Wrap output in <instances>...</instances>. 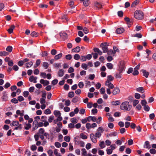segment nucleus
<instances>
[{
  "label": "nucleus",
  "instance_id": "1",
  "mask_svg": "<svg viewBox=\"0 0 156 156\" xmlns=\"http://www.w3.org/2000/svg\"><path fill=\"white\" fill-rule=\"evenodd\" d=\"M132 107V106L129 104L128 101H125L121 104L120 106V108L123 110L129 111Z\"/></svg>",
  "mask_w": 156,
  "mask_h": 156
},
{
  "label": "nucleus",
  "instance_id": "2",
  "mask_svg": "<svg viewBox=\"0 0 156 156\" xmlns=\"http://www.w3.org/2000/svg\"><path fill=\"white\" fill-rule=\"evenodd\" d=\"M135 18L138 20H141L144 18V14L140 10H136L134 12Z\"/></svg>",
  "mask_w": 156,
  "mask_h": 156
},
{
  "label": "nucleus",
  "instance_id": "3",
  "mask_svg": "<svg viewBox=\"0 0 156 156\" xmlns=\"http://www.w3.org/2000/svg\"><path fill=\"white\" fill-rule=\"evenodd\" d=\"M104 131V129L102 126L99 127L97 129V131L95 134L96 138H99Z\"/></svg>",
  "mask_w": 156,
  "mask_h": 156
},
{
  "label": "nucleus",
  "instance_id": "4",
  "mask_svg": "<svg viewBox=\"0 0 156 156\" xmlns=\"http://www.w3.org/2000/svg\"><path fill=\"white\" fill-rule=\"evenodd\" d=\"M108 46V44L107 43H102L100 44V47H102V50L103 53H108V48L107 46Z\"/></svg>",
  "mask_w": 156,
  "mask_h": 156
},
{
  "label": "nucleus",
  "instance_id": "5",
  "mask_svg": "<svg viewBox=\"0 0 156 156\" xmlns=\"http://www.w3.org/2000/svg\"><path fill=\"white\" fill-rule=\"evenodd\" d=\"M125 70L124 63L123 62H120L119 66V68L117 69L119 73H122Z\"/></svg>",
  "mask_w": 156,
  "mask_h": 156
},
{
  "label": "nucleus",
  "instance_id": "6",
  "mask_svg": "<svg viewBox=\"0 0 156 156\" xmlns=\"http://www.w3.org/2000/svg\"><path fill=\"white\" fill-rule=\"evenodd\" d=\"M90 137L91 140L93 143H96L97 142V138L94 134L93 133H91L90 135Z\"/></svg>",
  "mask_w": 156,
  "mask_h": 156
},
{
  "label": "nucleus",
  "instance_id": "7",
  "mask_svg": "<svg viewBox=\"0 0 156 156\" xmlns=\"http://www.w3.org/2000/svg\"><path fill=\"white\" fill-rule=\"evenodd\" d=\"M1 98L4 101H6L8 100V97L6 92H3Z\"/></svg>",
  "mask_w": 156,
  "mask_h": 156
},
{
  "label": "nucleus",
  "instance_id": "8",
  "mask_svg": "<svg viewBox=\"0 0 156 156\" xmlns=\"http://www.w3.org/2000/svg\"><path fill=\"white\" fill-rule=\"evenodd\" d=\"M40 82L44 86H47L49 84V81L46 80H45L43 79L41 80Z\"/></svg>",
  "mask_w": 156,
  "mask_h": 156
},
{
  "label": "nucleus",
  "instance_id": "9",
  "mask_svg": "<svg viewBox=\"0 0 156 156\" xmlns=\"http://www.w3.org/2000/svg\"><path fill=\"white\" fill-rule=\"evenodd\" d=\"M120 92V89L119 87H115L113 90L112 94L114 95H116L119 94Z\"/></svg>",
  "mask_w": 156,
  "mask_h": 156
},
{
  "label": "nucleus",
  "instance_id": "10",
  "mask_svg": "<svg viewBox=\"0 0 156 156\" xmlns=\"http://www.w3.org/2000/svg\"><path fill=\"white\" fill-rule=\"evenodd\" d=\"M105 86L109 87L108 88L110 89H112L114 88V85L111 83V81H106L105 83Z\"/></svg>",
  "mask_w": 156,
  "mask_h": 156
},
{
  "label": "nucleus",
  "instance_id": "11",
  "mask_svg": "<svg viewBox=\"0 0 156 156\" xmlns=\"http://www.w3.org/2000/svg\"><path fill=\"white\" fill-rule=\"evenodd\" d=\"M37 77H34L33 76H31L29 78V80L30 82H33L34 83H35L37 82Z\"/></svg>",
  "mask_w": 156,
  "mask_h": 156
},
{
  "label": "nucleus",
  "instance_id": "12",
  "mask_svg": "<svg viewBox=\"0 0 156 156\" xmlns=\"http://www.w3.org/2000/svg\"><path fill=\"white\" fill-rule=\"evenodd\" d=\"M96 118L95 116H89L87 118V120L88 122L92 121L94 122H96Z\"/></svg>",
  "mask_w": 156,
  "mask_h": 156
},
{
  "label": "nucleus",
  "instance_id": "13",
  "mask_svg": "<svg viewBox=\"0 0 156 156\" xmlns=\"http://www.w3.org/2000/svg\"><path fill=\"white\" fill-rule=\"evenodd\" d=\"M144 147L145 148L149 149L151 148V147L148 141H146L144 144Z\"/></svg>",
  "mask_w": 156,
  "mask_h": 156
},
{
  "label": "nucleus",
  "instance_id": "14",
  "mask_svg": "<svg viewBox=\"0 0 156 156\" xmlns=\"http://www.w3.org/2000/svg\"><path fill=\"white\" fill-rule=\"evenodd\" d=\"M125 30L122 27L119 28L116 30V33L117 34H121Z\"/></svg>",
  "mask_w": 156,
  "mask_h": 156
},
{
  "label": "nucleus",
  "instance_id": "15",
  "mask_svg": "<svg viewBox=\"0 0 156 156\" xmlns=\"http://www.w3.org/2000/svg\"><path fill=\"white\" fill-rule=\"evenodd\" d=\"M64 71L62 69H60L58 73V76L59 77L62 76L64 74Z\"/></svg>",
  "mask_w": 156,
  "mask_h": 156
},
{
  "label": "nucleus",
  "instance_id": "16",
  "mask_svg": "<svg viewBox=\"0 0 156 156\" xmlns=\"http://www.w3.org/2000/svg\"><path fill=\"white\" fill-rule=\"evenodd\" d=\"M73 141L75 145H78L80 141L79 140V136H75L74 138Z\"/></svg>",
  "mask_w": 156,
  "mask_h": 156
},
{
  "label": "nucleus",
  "instance_id": "17",
  "mask_svg": "<svg viewBox=\"0 0 156 156\" xmlns=\"http://www.w3.org/2000/svg\"><path fill=\"white\" fill-rule=\"evenodd\" d=\"M136 90L137 92L141 93H143L144 92V90L142 87H138L136 89Z\"/></svg>",
  "mask_w": 156,
  "mask_h": 156
},
{
  "label": "nucleus",
  "instance_id": "18",
  "mask_svg": "<svg viewBox=\"0 0 156 156\" xmlns=\"http://www.w3.org/2000/svg\"><path fill=\"white\" fill-rule=\"evenodd\" d=\"M24 124L25 125L24 129H29L31 127V125L30 123H27V122L24 123Z\"/></svg>",
  "mask_w": 156,
  "mask_h": 156
},
{
  "label": "nucleus",
  "instance_id": "19",
  "mask_svg": "<svg viewBox=\"0 0 156 156\" xmlns=\"http://www.w3.org/2000/svg\"><path fill=\"white\" fill-rule=\"evenodd\" d=\"M94 50L95 52H98L99 55H102V51L98 48H94Z\"/></svg>",
  "mask_w": 156,
  "mask_h": 156
},
{
  "label": "nucleus",
  "instance_id": "20",
  "mask_svg": "<svg viewBox=\"0 0 156 156\" xmlns=\"http://www.w3.org/2000/svg\"><path fill=\"white\" fill-rule=\"evenodd\" d=\"M80 51V48L79 46H77L76 48L72 49V51L76 53H78Z\"/></svg>",
  "mask_w": 156,
  "mask_h": 156
},
{
  "label": "nucleus",
  "instance_id": "21",
  "mask_svg": "<svg viewBox=\"0 0 156 156\" xmlns=\"http://www.w3.org/2000/svg\"><path fill=\"white\" fill-rule=\"evenodd\" d=\"M15 26L14 25H11L10 28L8 30V31L9 34H11L13 32V30L15 28Z\"/></svg>",
  "mask_w": 156,
  "mask_h": 156
},
{
  "label": "nucleus",
  "instance_id": "22",
  "mask_svg": "<svg viewBox=\"0 0 156 156\" xmlns=\"http://www.w3.org/2000/svg\"><path fill=\"white\" fill-rule=\"evenodd\" d=\"M142 73L143 74V76L147 78L149 75V73L146 70L143 69L142 70Z\"/></svg>",
  "mask_w": 156,
  "mask_h": 156
},
{
  "label": "nucleus",
  "instance_id": "23",
  "mask_svg": "<svg viewBox=\"0 0 156 156\" xmlns=\"http://www.w3.org/2000/svg\"><path fill=\"white\" fill-rule=\"evenodd\" d=\"M62 53H60L59 54L55 55L54 57V58L56 60H57L60 58L62 57Z\"/></svg>",
  "mask_w": 156,
  "mask_h": 156
},
{
  "label": "nucleus",
  "instance_id": "24",
  "mask_svg": "<svg viewBox=\"0 0 156 156\" xmlns=\"http://www.w3.org/2000/svg\"><path fill=\"white\" fill-rule=\"evenodd\" d=\"M107 68L110 69H112L113 67V65L111 63H108L106 64Z\"/></svg>",
  "mask_w": 156,
  "mask_h": 156
},
{
  "label": "nucleus",
  "instance_id": "25",
  "mask_svg": "<svg viewBox=\"0 0 156 156\" xmlns=\"http://www.w3.org/2000/svg\"><path fill=\"white\" fill-rule=\"evenodd\" d=\"M60 36L64 38H66L67 37V34L65 32H61L60 33Z\"/></svg>",
  "mask_w": 156,
  "mask_h": 156
},
{
  "label": "nucleus",
  "instance_id": "26",
  "mask_svg": "<svg viewBox=\"0 0 156 156\" xmlns=\"http://www.w3.org/2000/svg\"><path fill=\"white\" fill-rule=\"evenodd\" d=\"M19 124V122L18 121H13L10 124L11 126H16Z\"/></svg>",
  "mask_w": 156,
  "mask_h": 156
},
{
  "label": "nucleus",
  "instance_id": "27",
  "mask_svg": "<svg viewBox=\"0 0 156 156\" xmlns=\"http://www.w3.org/2000/svg\"><path fill=\"white\" fill-rule=\"evenodd\" d=\"M99 146L101 148H104L105 147V142L104 141H101L100 142Z\"/></svg>",
  "mask_w": 156,
  "mask_h": 156
},
{
  "label": "nucleus",
  "instance_id": "28",
  "mask_svg": "<svg viewBox=\"0 0 156 156\" xmlns=\"http://www.w3.org/2000/svg\"><path fill=\"white\" fill-rule=\"evenodd\" d=\"M54 114L56 116H60L61 115V114L60 113V112L59 111L57 110H55L54 111Z\"/></svg>",
  "mask_w": 156,
  "mask_h": 156
},
{
  "label": "nucleus",
  "instance_id": "29",
  "mask_svg": "<svg viewBox=\"0 0 156 156\" xmlns=\"http://www.w3.org/2000/svg\"><path fill=\"white\" fill-rule=\"evenodd\" d=\"M80 137L83 139H86L87 138V136L83 133H81L80 135Z\"/></svg>",
  "mask_w": 156,
  "mask_h": 156
},
{
  "label": "nucleus",
  "instance_id": "30",
  "mask_svg": "<svg viewBox=\"0 0 156 156\" xmlns=\"http://www.w3.org/2000/svg\"><path fill=\"white\" fill-rule=\"evenodd\" d=\"M112 104L113 105H118L120 104V102L118 100L116 101H113L112 102Z\"/></svg>",
  "mask_w": 156,
  "mask_h": 156
},
{
  "label": "nucleus",
  "instance_id": "31",
  "mask_svg": "<svg viewBox=\"0 0 156 156\" xmlns=\"http://www.w3.org/2000/svg\"><path fill=\"white\" fill-rule=\"evenodd\" d=\"M49 64L48 63L46 62H44L43 63V66L45 69H47L48 67Z\"/></svg>",
  "mask_w": 156,
  "mask_h": 156
},
{
  "label": "nucleus",
  "instance_id": "32",
  "mask_svg": "<svg viewBox=\"0 0 156 156\" xmlns=\"http://www.w3.org/2000/svg\"><path fill=\"white\" fill-rule=\"evenodd\" d=\"M33 62L30 61L26 63V68H28L31 67L33 65Z\"/></svg>",
  "mask_w": 156,
  "mask_h": 156
},
{
  "label": "nucleus",
  "instance_id": "33",
  "mask_svg": "<svg viewBox=\"0 0 156 156\" xmlns=\"http://www.w3.org/2000/svg\"><path fill=\"white\" fill-rule=\"evenodd\" d=\"M9 53L5 51H0V56H6L8 55Z\"/></svg>",
  "mask_w": 156,
  "mask_h": 156
},
{
  "label": "nucleus",
  "instance_id": "34",
  "mask_svg": "<svg viewBox=\"0 0 156 156\" xmlns=\"http://www.w3.org/2000/svg\"><path fill=\"white\" fill-rule=\"evenodd\" d=\"M114 78L111 75H110L108 76L107 77V80L106 81H111L113 80Z\"/></svg>",
  "mask_w": 156,
  "mask_h": 156
},
{
  "label": "nucleus",
  "instance_id": "35",
  "mask_svg": "<svg viewBox=\"0 0 156 156\" xmlns=\"http://www.w3.org/2000/svg\"><path fill=\"white\" fill-rule=\"evenodd\" d=\"M107 53L108 55H114L115 54V52L114 50L111 49L108 50Z\"/></svg>",
  "mask_w": 156,
  "mask_h": 156
},
{
  "label": "nucleus",
  "instance_id": "36",
  "mask_svg": "<svg viewBox=\"0 0 156 156\" xmlns=\"http://www.w3.org/2000/svg\"><path fill=\"white\" fill-rule=\"evenodd\" d=\"M74 59L76 60H78L80 58V56L78 54H76L74 56Z\"/></svg>",
  "mask_w": 156,
  "mask_h": 156
},
{
  "label": "nucleus",
  "instance_id": "37",
  "mask_svg": "<svg viewBox=\"0 0 156 156\" xmlns=\"http://www.w3.org/2000/svg\"><path fill=\"white\" fill-rule=\"evenodd\" d=\"M48 54V52L47 51H45L42 52L41 55L42 57H45L47 56Z\"/></svg>",
  "mask_w": 156,
  "mask_h": 156
},
{
  "label": "nucleus",
  "instance_id": "38",
  "mask_svg": "<svg viewBox=\"0 0 156 156\" xmlns=\"http://www.w3.org/2000/svg\"><path fill=\"white\" fill-rule=\"evenodd\" d=\"M81 67L85 70H87L88 69L87 65L85 63H83L81 65Z\"/></svg>",
  "mask_w": 156,
  "mask_h": 156
},
{
  "label": "nucleus",
  "instance_id": "39",
  "mask_svg": "<svg viewBox=\"0 0 156 156\" xmlns=\"http://www.w3.org/2000/svg\"><path fill=\"white\" fill-rule=\"evenodd\" d=\"M64 140L67 142H69L70 140V138L69 136H66L64 137Z\"/></svg>",
  "mask_w": 156,
  "mask_h": 156
},
{
  "label": "nucleus",
  "instance_id": "40",
  "mask_svg": "<svg viewBox=\"0 0 156 156\" xmlns=\"http://www.w3.org/2000/svg\"><path fill=\"white\" fill-rule=\"evenodd\" d=\"M38 132L39 133V134H41V135H42L43 134H44V133H45L44 130V129L43 128H40Z\"/></svg>",
  "mask_w": 156,
  "mask_h": 156
},
{
  "label": "nucleus",
  "instance_id": "41",
  "mask_svg": "<svg viewBox=\"0 0 156 156\" xmlns=\"http://www.w3.org/2000/svg\"><path fill=\"white\" fill-rule=\"evenodd\" d=\"M47 118L46 116H42L41 118V121L42 122H44L47 121Z\"/></svg>",
  "mask_w": 156,
  "mask_h": 156
},
{
  "label": "nucleus",
  "instance_id": "42",
  "mask_svg": "<svg viewBox=\"0 0 156 156\" xmlns=\"http://www.w3.org/2000/svg\"><path fill=\"white\" fill-rule=\"evenodd\" d=\"M78 100L79 98L78 97L75 96L73 99L72 101L73 103H76L78 101Z\"/></svg>",
  "mask_w": 156,
  "mask_h": 156
},
{
  "label": "nucleus",
  "instance_id": "43",
  "mask_svg": "<svg viewBox=\"0 0 156 156\" xmlns=\"http://www.w3.org/2000/svg\"><path fill=\"white\" fill-rule=\"evenodd\" d=\"M41 63V60L39 59H37L36 62V66H35V67H37Z\"/></svg>",
  "mask_w": 156,
  "mask_h": 156
},
{
  "label": "nucleus",
  "instance_id": "44",
  "mask_svg": "<svg viewBox=\"0 0 156 156\" xmlns=\"http://www.w3.org/2000/svg\"><path fill=\"white\" fill-rule=\"evenodd\" d=\"M95 5L98 8H101L102 7V5L98 2H96L95 3Z\"/></svg>",
  "mask_w": 156,
  "mask_h": 156
},
{
  "label": "nucleus",
  "instance_id": "45",
  "mask_svg": "<svg viewBox=\"0 0 156 156\" xmlns=\"http://www.w3.org/2000/svg\"><path fill=\"white\" fill-rule=\"evenodd\" d=\"M44 113L46 115L50 114L51 113V110L49 108H47L44 111Z\"/></svg>",
  "mask_w": 156,
  "mask_h": 156
},
{
  "label": "nucleus",
  "instance_id": "46",
  "mask_svg": "<svg viewBox=\"0 0 156 156\" xmlns=\"http://www.w3.org/2000/svg\"><path fill=\"white\" fill-rule=\"evenodd\" d=\"M138 2L137 0L135 1L131 4V7H135L136 5L138 4Z\"/></svg>",
  "mask_w": 156,
  "mask_h": 156
},
{
  "label": "nucleus",
  "instance_id": "47",
  "mask_svg": "<svg viewBox=\"0 0 156 156\" xmlns=\"http://www.w3.org/2000/svg\"><path fill=\"white\" fill-rule=\"evenodd\" d=\"M12 48L10 46H8L6 48V50L8 52H11L12 51Z\"/></svg>",
  "mask_w": 156,
  "mask_h": 156
},
{
  "label": "nucleus",
  "instance_id": "48",
  "mask_svg": "<svg viewBox=\"0 0 156 156\" xmlns=\"http://www.w3.org/2000/svg\"><path fill=\"white\" fill-rule=\"evenodd\" d=\"M117 135V133L116 131L111 133L109 134V136H116Z\"/></svg>",
  "mask_w": 156,
  "mask_h": 156
},
{
  "label": "nucleus",
  "instance_id": "49",
  "mask_svg": "<svg viewBox=\"0 0 156 156\" xmlns=\"http://www.w3.org/2000/svg\"><path fill=\"white\" fill-rule=\"evenodd\" d=\"M71 122L73 123H76L78 121L75 118H72L71 119Z\"/></svg>",
  "mask_w": 156,
  "mask_h": 156
},
{
  "label": "nucleus",
  "instance_id": "50",
  "mask_svg": "<svg viewBox=\"0 0 156 156\" xmlns=\"http://www.w3.org/2000/svg\"><path fill=\"white\" fill-rule=\"evenodd\" d=\"M82 155L86 156L87 154V151L85 148H83L81 150Z\"/></svg>",
  "mask_w": 156,
  "mask_h": 156
},
{
  "label": "nucleus",
  "instance_id": "51",
  "mask_svg": "<svg viewBox=\"0 0 156 156\" xmlns=\"http://www.w3.org/2000/svg\"><path fill=\"white\" fill-rule=\"evenodd\" d=\"M47 153L49 156H53V151L51 149H50L47 151Z\"/></svg>",
  "mask_w": 156,
  "mask_h": 156
},
{
  "label": "nucleus",
  "instance_id": "52",
  "mask_svg": "<svg viewBox=\"0 0 156 156\" xmlns=\"http://www.w3.org/2000/svg\"><path fill=\"white\" fill-rule=\"evenodd\" d=\"M68 95L69 98H72L74 97V93L73 91L70 92L69 93Z\"/></svg>",
  "mask_w": 156,
  "mask_h": 156
},
{
  "label": "nucleus",
  "instance_id": "53",
  "mask_svg": "<svg viewBox=\"0 0 156 156\" xmlns=\"http://www.w3.org/2000/svg\"><path fill=\"white\" fill-rule=\"evenodd\" d=\"M58 150L57 149H55L54 150V153L55 155H56V156H60L61 155L60 153H58Z\"/></svg>",
  "mask_w": 156,
  "mask_h": 156
},
{
  "label": "nucleus",
  "instance_id": "54",
  "mask_svg": "<svg viewBox=\"0 0 156 156\" xmlns=\"http://www.w3.org/2000/svg\"><path fill=\"white\" fill-rule=\"evenodd\" d=\"M121 73H119H119H117L115 75V78L117 79H120L121 78Z\"/></svg>",
  "mask_w": 156,
  "mask_h": 156
},
{
  "label": "nucleus",
  "instance_id": "55",
  "mask_svg": "<svg viewBox=\"0 0 156 156\" xmlns=\"http://www.w3.org/2000/svg\"><path fill=\"white\" fill-rule=\"evenodd\" d=\"M30 148L31 150L34 151L36 150L37 147L35 145H32L31 146Z\"/></svg>",
  "mask_w": 156,
  "mask_h": 156
},
{
  "label": "nucleus",
  "instance_id": "56",
  "mask_svg": "<svg viewBox=\"0 0 156 156\" xmlns=\"http://www.w3.org/2000/svg\"><path fill=\"white\" fill-rule=\"evenodd\" d=\"M95 76V75L94 74H90L89 75L88 79L91 80H93Z\"/></svg>",
  "mask_w": 156,
  "mask_h": 156
},
{
  "label": "nucleus",
  "instance_id": "57",
  "mask_svg": "<svg viewBox=\"0 0 156 156\" xmlns=\"http://www.w3.org/2000/svg\"><path fill=\"white\" fill-rule=\"evenodd\" d=\"M29 94V92L28 91H25L23 92V95L25 97H27Z\"/></svg>",
  "mask_w": 156,
  "mask_h": 156
},
{
  "label": "nucleus",
  "instance_id": "58",
  "mask_svg": "<svg viewBox=\"0 0 156 156\" xmlns=\"http://www.w3.org/2000/svg\"><path fill=\"white\" fill-rule=\"evenodd\" d=\"M122 143V141L121 140H117L115 142V143L118 145H121Z\"/></svg>",
  "mask_w": 156,
  "mask_h": 156
},
{
  "label": "nucleus",
  "instance_id": "59",
  "mask_svg": "<svg viewBox=\"0 0 156 156\" xmlns=\"http://www.w3.org/2000/svg\"><path fill=\"white\" fill-rule=\"evenodd\" d=\"M80 60L82 62H85L86 61V58L85 56H82L80 57Z\"/></svg>",
  "mask_w": 156,
  "mask_h": 156
},
{
  "label": "nucleus",
  "instance_id": "60",
  "mask_svg": "<svg viewBox=\"0 0 156 156\" xmlns=\"http://www.w3.org/2000/svg\"><path fill=\"white\" fill-rule=\"evenodd\" d=\"M55 146L57 148H59L61 147L60 143L58 142H56L55 144Z\"/></svg>",
  "mask_w": 156,
  "mask_h": 156
},
{
  "label": "nucleus",
  "instance_id": "61",
  "mask_svg": "<svg viewBox=\"0 0 156 156\" xmlns=\"http://www.w3.org/2000/svg\"><path fill=\"white\" fill-rule=\"evenodd\" d=\"M107 153L108 154L110 155L112 154L113 152V150L111 149H107L106 150Z\"/></svg>",
  "mask_w": 156,
  "mask_h": 156
},
{
  "label": "nucleus",
  "instance_id": "62",
  "mask_svg": "<svg viewBox=\"0 0 156 156\" xmlns=\"http://www.w3.org/2000/svg\"><path fill=\"white\" fill-rule=\"evenodd\" d=\"M54 117L53 116H50L48 119V122L51 123L52 122L54 119Z\"/></svg>",
  "mask_w": 156,
  "mask_h": 156
},
{
  "label": "nucleus",
  "instance_id": "63",
  "mask_svg": "<svg viewBox=\"0 0 156 156\" xmlns=\"http://www.w3.org/2000/svg\"><path fill=\"white\" fill-rule=\"evenodd\" d=\"M105 89L104 87L101 88L100 90V91L101 94H104L105 92Z\"/></svg>",
  "mask_w": 156,
  "mask_h": 156
},
{
  "label": "nucleus",
  "instance_id": "64",
  "mask_svg": "<svg viewBox=\"0 0 156 156\" xmlns=\"http://www.w3.org/2000/svg\"><path fill=\"white\" fill-rule=\"evenodd\" d=\"M57 52V51L55 49H53L51 51V53L52 55H54L56 54Z\"/></svg>",
  "mask_w": 156,
  "mask_h": 156
}]
</instances>
